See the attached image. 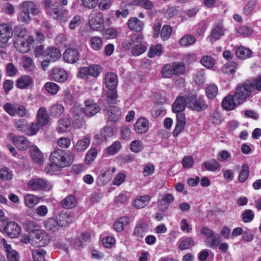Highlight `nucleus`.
Wrapping results in <instances>:
<instances>
[{"label": "nucleus", "mask_w": 261, "mask_h": 261, "mask_svg": "<svg viewBox=\"0 0 261 261\" xmlns=\"http://www.w3.org/2000/svg\"><path fill=\"white\" fill-rule=\"evenodd\" d=\"M49 159L51 163L63 168L69 166L72 163L73 156L69 151L58 149L51 152Z\"/></svg>", "instance_id": "obj_1"}, {"label": "nucleus", "mask_w": 261, "mask_h": 261, "mask_svg": "<svg viewBox=\"0 0 261 261\" xmlns=\"http://www.w3.org/2000/svg\"><path fill=\"white\" fill-rule=\"evenodd\" d=\"M255 90L251 81H247L242 84L238 85L234 94V97L238 104L244 102Z\"/></svg>", "instance_id": "obj_2"}, {"label": "nucleus", "mask_w": 261, "mask_h": 261, "mask_svg": "<svg viewBox=\"0 0 261 261\" xmlns=\"http://www.w3.org/2000/svg\"><path fill=\"white\" fill-rule=\"evenodd\" d=\"M34 51L36 57L41 56L44 59L53 62H56L61 57L60 50L56 47H48L44 49V46L40 45L36 47Z\"/></svg>", "instance_id": "obj_3"}, {"label": "nucleus", "mask_w": 261, "mask_h": 261, "mask_svg": "<svg viewBox=\"0 0 261 261\" xmlns=\"http://www.w3.org/2000/svg\"><path fill=\"white\" fill-rule=\"evenodd\" d=\"M32 244L38 247H43L48 245L51 241L50 235L44 230L40 229L34 231L31 234Z\"/></svg>", "instance_id": "obj_4"}, {"label": "nucleus", "mask_w": 261, "mask_h": 261, "mask_svg": "<svg viewBox=\"0 0 261 261\" xmlns=\"http://www.w3.org/2000/svg\"><path fill=\"white\" fill-rule=\"evenodd\" d=\"M82 113L83 108L79 105H75L71 109L72 125L75 128H81L84 123Z\"/></svg>", "instance_id": "obj_5"}, {"label": "nucleus", "mask_w": 261, "mask_h": 261, "mask_svg": "<svg viewBox=\"0 0 261 261\" xmlns=\"http://www.w3.org/2000/svg\"><path fill=\"white\" fill-rule=\"evenodd\" d=\"M34 42V39L33 37L14 40V45L18 51L22 54H25L31 50L30 44Z\"/></svg>", "instance_id": "obj_6"}, {"label": "nucleus", "mask_w": 261, "mask_h": 261, "mask_svg": "<svg viewBox=\"0 0 261 261\" xmlns=\"http://www.w3.org/2000/svg\"><path fill=\"white\" fill-rule=\"evenodd\" d=\"M188 106L193 110L201 111L205 110L207 107L205 101L196 95L188 97Z\"/></svg>", "instance_id": "obj_7"}, {"label": "nucleus", "mask_w": 261, "mask_h": 261, "mask_svg": "<svg viewBox=\"0 0 261 261\" xmlns=\"http://www.w3.org/2000/svg\"><path fill=\"white\" fill-rule=\"evenodd\" d=\"M89 23L90 28L95 31H99L103 28L102 15L100 13L93 12L89 16Z\"/></svg>", "instance_id": "obj_8"}, {"label": "nucleus", "mask_w": 261, "mask_h": 261, "mask_svg": "<svg viewBox=\"0 0 261 261\" xmlns=\"http://www.w3.org/2000/svg\"><path fill=\"white\" fill-rule=\"evenodd\" d=\"M85 107L83 109V112L86 116L91 117L96 114L100 110L99 105L94 100L87 99L85 101Z\"/></svg>", "instance_id": "obj_9"}, {"label": "nucleus", "mask_w": 261, "mask_h": 261, "mask_svg": "<svg viewBox=\"0 0 261 261\" xmlns=\"http://www.w3.org/2000/svg\"><path fill=\"white\" fill-rule=\"evenodd\" d=\"M226 30L221 21L216 23L213 29L211 31V33L208 37L209 40L211 42L213 43L219 40L222 36L224 35Z\"/></svg>", "instance_id": "obj_10"}, {"label": "nucleus", "mask_w": 261, "mask_h": 261, "mask_svg": "<svg viewBox=\"0 0 261 261\" xmlns=\"http://www.w3.org/2000/svg\"><path fill=\"white\" fill-rule=\"evenodd\" d=\"M2 243L6 252L7 261H20V255L12 246L8 244L5 239H2Z\"/></svg>", "instance_id": "obj_11"}, {"label": "nucleus", "mask_w": 261, "mask_h": 261, "mask_svg": "<svg viewBox=\"0 0 261 261\" xmlns=\"http://www.w3.org/2000/svg\"><path fill=\"white\" fill-rule=\"evenodd\" d=\"M11 139L17 148L20 150H25L28 148L29 141L22 136H15L13 134L9 135Z\"/></svg>", "instance_id": "obj_12"}, {"label": "nucleus", "mask_w": 261, "mask_h": 261, "mask_svg": "<svg viewBox=\"0 0 261 261\" xmlns=\"http://www.w3.org/2000/svg\"><path fill=\"white\" fill-rule=\"evenodd\" d=\"M51 16L56 20L60 22H66L70 17L67 10L54 8L50 12Z\"/></svg>", "instance_id": "obj_13"}, {"label": "nucleus", "mask_w": 261, "mask_h": 261, "mask_svg": "<svg viewBox=\"0 0 261 261\" xmlns=\"http://www.w3.org/2000/svg\"><path fill=\"white\" fill-rule=\"evenodd\" d=\"M13 36L12 29L6 23L0 25V42L6 43Z\"/></svg>", "instance_id": "obj_14"}, {"label": "nucleus", "mask_w": 261, "mask_h": 261, "mask_svg": "<svg viewBox=\"0 0 261 261\" xmlns=\"http://www.w3.org/2000/svg\"><path fill=\"white\" fill-rule=\"evenodd\" d=\"M120 109L115 106H110L107 109V115L108 120L110 122H116L121 118Z\"/></svg>", "instance_id": "obj_15"}, {"label": "nucleus", "mask_w": 261, "mask_h": 261, "mask_svg": "<svg viewBox=\"0 0 261 261\" xmlns=\"http://www.w3.org/2000/svg\"><path fill=\"white\" fill-rule=\"evenodd\" d=\"M80 54L78 50L72 48H67L63 54L64 60L69 63H74L79 60Z\"/></svg>", "instance_id": "obj_16"}, {"label": "nucleus", "mask_w": 261, "mask_h": 261, "mask_svg": "<svg viewBox=\"0 0 261 261\" xmlns=\"http://www.w3.org/2000/svg\"><path fill=\"white\" fill-rule=\"evenodd\" d=\"M188 102V97L179 96L177 97L172 105L173 112L176 113L177 114L183 113L182 112L185 109Z\"/></svg>", "instance_id": "obj_17"}, {"label": "nucleus", "mask_w": 261, "mask_h": 261, "mask_svg": "<svg viewBox=\"0 0 261 261\" xmlns=\"http://www.w3.org/2000/svg\"><path fill=\"white\" fill-rule=\"evenodd\" d=\"M21 227L14 222L8 223L5 227L6 233L11 238L18 237L21 232Z\"/></svg>", "instance_id": "obj_18"}, {"label": "nucleus", "mask_w": 261, "mask_h": 261, "mask_svg": "<svg viewBox=\"0 0 261 261\" xmlns=\"http://www.w3.org/2000/svg\"><path fill=\"white\" fill-rule=\"evenodd\" d=\"M57 221L61 227L67 226L72 221V217L69 212H61L57 216Z\"/></svg>", "instance_id": "obj_19"}, {"label": "nucleus", "mask_w": 261, "mask_h": 261, "mask_svg": "<svg viewBox=\"0 0 261 261\" xmlns=\"http://www.w3.org/2000/svg\"><path fill=\"white\" fill-rule=\"evenodd\" d=\"M142 37L139 34H134L128 39L125 40L122 43V46L125 49L129 50L133 48L135 45L141 43Z\"/></svg>", "instance_id": "obj_20"}, {"label": "nucleus", "mask_w": 261, "mask_h": 261, "mask_svg": "<svg viewBox=\"0 0 261 261\" xmlns=\"http://www.w3.org/2000/svg\"><path fill=\"white\" fill-rule=\"evenodd\" d=\"M176 124L173 132V135L177 137L184 129L186 122V117L184 113L176 114Z\"/></svg>", "instance_id": "obj_21"}, {"label": "nucleus", "mask_w": 261, "mask_h": 261, "mask_svg": "<svg viewBox=\"0 0 261 261\" xmlns=\"http://www.w3.org/2000/svg\"><path fill=\"white\" fill-rule=\"evenodd\" d=\"M29 150L33 161L38 165L42 164L43 162V154L38 147L34 145H31Z\"/></svg>", "instance_id": "obj_22"}, {"label": "nucleus", "mask_w": 261, "mask_h": 261, "mask_svg": "<svg viewBox=\"0 0 261 261\" xmlns=\"http://www.w3.org/2000/svg\"><path fill=\"white\" fill-rule=\"evenodd\" d=\"M105 84L108 89L116 88L118 85V76L114 72H108L105 76Z\"/></svg>", "instance_id": "obj_23"}, {"label": "nucleus", "mask_w": 261, "mask_h": 261, "mask_svg": "<svg viewBox=\"0 0 261 261\" xmlns=\"http://www.w3.org/2000/svg\"><path fill=\"white\" fill-rule=\"evenodd\" d=\"M28 186L32 190H49L51 188V186L47 185L45 180H29Z\"/></svg>", "instance_id": "obj_24"}, {"label": "nucleus", "mask_w": 261, "mask_h": 261, "mask_svg": "<svg viewBox=\"0 0 261 261\" xmlns=\"http://www.w3.org/2000/svg\"><path fill=\"white\" fill-rule=\"evenodd\" d=\"M128 28L136 32H141L144 27V23L135 17H130L127 21Z\"/></svg>", "instance_id": "obj_25"}, {"label": "nucleus", "mask_w": 261, "mask_h": 261, "mask_svg": "<svg viewBox=\"0 0 261 261\" xmlns=\"http://www.w3.org/2000/svg\"><path fill=\"white\" fill-rule=\"evenodd\" d=\"M19 8L34 15H38L40 13V9L37 8L36 5L31 1L22 2L20 5Z\"/></svg>", "instance_id": "obj_26"}, {"label": "nucleus", "mask_w": 261, "mask_h": 261, "mask_svg": "<svg viewBox=\"0 0 261 261\" xmlns=\"http://www.w3.org/2000/svg\"><path fill=\"white\" fill-rule=\"evenodd\" d=\"M21 65L24 69L28 72H33L36 66L32 59L28 56L22 57L21 59Z\"/></svg>", "instance_id": "obj_27"}, {"label": "nucleus", "mask_w": 261, "mask_h": 261, "mask_svg": "<svg viewBox=\"0 0 261 261\" xmlns=\"http://www.w3.org/2000/svg\"><path fill=\"white\" fill-rule=\"evenodd\" d=\"M148 121L143 118H140L138 119L135 124V130L138 134H143L146 133L148 128Z\"/></svg>", "instance_id": "obj_28"}, {"label": "nucleus", "mask_w": 261, "mask_h": 261, "mask_svg": "<svg viewBox=\"0 0 261 261\" xmlns=\"http://www.w3.org/2000/svg\"><path fill=\"white\" fill-rule=\"evenodd\" d=\"M76 204L75 197L72 194L67 196L61 201V206L66 209L73 208L76 206Z\"/></svg>", "instance_id": "obj_29"}, {"label": "nucleus", "mask_w": 261, "mask_h": 261, "mask_svg": "<svg viewBox=\"0 0 261 261\" xmlns=\"http://www.w3.org/2000/svg\"><path fill=\"white\" fill-rule=\"evenodd\" d=\"M37 119L38 123L41 126L45 125L49 122V117L44 108L41 107L38 111Z\"/></svg>", "instance_id": "obj_30"}, {"label": "nucleus", "mask_w": 261, "mask_h": 261, "mask_svg": "<svg viewBox=\"0 0 261 261\" xmlns=\"http://www.w3.org/2000/svg\"><path fill=\"white\" fill-rule=\"evenodd\" d=\"M53 80L58 82H63L67 79V73L63 69L61 68L55 69L51 74Z\"/></svg>", "instance_id": "obj_31"}, {"label": "nucleus", "mask_w": 261, "mask_h": 261, "mask_svg": "<svg viewBox=\"0 0 261 261\" xmlns=\"http://www.w3.org/2000/svg\"><path fill=\"white\" fill-rule=\"evenodd\" d=\"M238 105L234 99V95H228L222 101V106L226 110H232Z\"/></svg>", "instance_id": "obj_32"}, {"label": "nucleus", "mask_w": 261, "mask_h": 261, "mask_svg": "<svg viewBox=\"0 0 261 261\" xmlns=\"http://www.w3.org/2000/svg\"><path fill=\"white\" fill-rule=\"evenodd\" d=\"M128 6H140L145 10H151L154 8L153 3L149 0H132Z\"/></svg>", "instance_id": "obj_33"}, {"label": "nucleus", "mask_w": 261, "mask_h": 261, "mask_svg": "<svg viewBox=\"0 0 261 261\" xmlns=\"http://www.w3.org/2000/svg\"><path fill=\"white\" fill-rule=\"evenodd\" d=\"M151 199V197L145 195L137 198L134 201L133 205L137 208H142L147 206Z\"/></svg>", "instance_id": "obj_34"}, {"label": "nucleus", "mask_w": 261, "mask_h": 261, "mask_svg": "<svg viewBox=\"0 0 261 261\" xmlns=\"http://www.w3.org/2000/svg\"><path fill=\"white\" fill-rule=\"evenodd\" d=\"M71 129V124L69 120L66 118L61 119L59 120L57 127V131L60 133H66Z\"/></svg>", "instance_id": "obj_35"}, {"label": "nucleus", "mask_w": 261, "mask_h": 261, "mask_svg": "<svg viewBox=\"0 0 261 261\" xmlns=\"http://www.w3.org/2000/svg\"><path fill=\"white\" fill-rule=\"evenodd\" d=\"M174 198L172 194L168 193L158 201V206L162 209L166 210L168 205L174 201Z\"/></svg>", "instance_id": "obj_36"}, {"label": "nucleus", "mask_w": 261, "mask_h": 261, "mask_svg": "<svg viewBox=\"0 0 261 261\" xmlns=\"http://www.w3.org/2000/svg\"><path fill=\"white\" fill-rule=\"evenodd\" d=\"M33 83L32 77L29 75H23L18 78L16 86L19 89H25L28 88Z\"/></svg>", "instance_id": "obj_37"}, {"label": "nucleus", "mask_w": 261, "mask_h": 261, "mask_svg": "<svg viewBox=\"0 0 261 261\" xmlns=\"http://www.w3.org/2000/svg\"><path fill=\"white\" fill-rule=\"evenodd\" d=\"M148 229V227L147 224L141 222L136 226L134 234L136 237L142 238L145 235Z\"/></svg>", "instance_id": "obj_38"}, {"label": "nucleus", "mask_w": 261, "mask_h": 261, "mask_svg": "<svg viewBox=\"0 0 261 261\" xmlns=\"http://www.w3.org/2000/svg\"><path fill=\"white\" fill-rule=\"evenodd\" d=\"M43 223L44 227L48 230L56 231L60 228L57 219L53 218H48L44 221Z\"/></svg>", "instance_id": "obj_39"}, {"label": "nucleus", "mask_w": 261, "mask_h": 261, "mask_svg": "<svg viewBox=\"0 0 261 261\" xmlns=\"http://www.w3.org/2000/svg\"><path fill=\"white\" fill-rule=\"evenodd\" d=\"M24 204L26 206L32 208L39 202V198L34 195L28 194L24 197Z\"/></svg>", "instance_id": "obj_40"}, {"label": "nucleus", "mask_w": 261, "mask_h": 261, "mask_svg": "<svg viewBox=\"0 0 261 261\" xmlns=\"http://www.w3.org/2000/svg\"><path fill=\"white\" fill-rule=\"evenodd\" d=\"M128 218L126 217H121L117 220L114 224V228L117 232H121L124 229V227L129 224Z\"/></svg>", "instance_id": "obj_41"}, {"label": "nucleus", "mask_w": 261, "mask_h": 261, "mask_svg": "<svg viewBox=\"0 0 261 261\" xmlns=\"http://www.w3.org/2000/svg\"><path fill=\"white\" fill-rule=\"evenodd\" d=\"M14 40L23 39L27 38H32L28 35V31L25 28L21 27H16L14 30Z\"/></svg>", "instance_id": "obj_42"}, {"label": "nucleus", "mask_w": 261, "mask_h": 261, "mask_svg": "<svg viewBox=\"0 0 261 261\" xmlns=\"http://www.w3.org/2000/svg\"><path fill=\"white\" fill-rule=\"evenodd\" d=\"M236 54L238 58L241 59H245L251 56L252 51L249 48L240 46L237 48Z\"/></svg>", "instance_id": "obj_43"}, {"label": "nucleus", "mask_w": 261, "mask_h": 261, "mask_svg": "<svg viewBox=\"0 0 261 261\" xmlns=\"http://www.w3.org/2000/svg\"><path fill=\"white\" fill-rule=\"evenodd\" d=\"M90 143L89 138L85 137L78 141L75 146L74 149L76 151H83L86 150L89 146Z\"/></svg>", "instance_id": "obj_44"}, {"label": "nucleus", "mask_w": 261, "mask_h": 261, "mask_svg": "<svg viewBox=\"0 0 261 261\" xmlns=\"http://www.w3.org/2000/svg\"><path fill=\"white\" fill-rule=\"evenodd\" d=\"M90 47L95 51L100 50L103 45V42L101 38L98 36H93L89 40Z\"/></svg>", "instance_id": "obj_45"}, {"label": "nucleus", "mask_w": 261, "mask_h": 261, "mask_svg": "<svg viewBox=\"0 0 261 261\" xmlns=\"http://www.w3.org/2000/svg\"><path fill=\"white\" fill-rule=\"evenodd\" d=\"M23 226L26 231L31 233L32 234H33L34 231L39 229V225L32 220H25L23 222Z\"/></svg>", "instance_id": "obj_46"}, {"label": "nucleus", "mask_w": 261, "mask_h": 261, "mask_svg": "<svg viewBox=\"0 0 261 261\" xmlns=\"http://www.w3.org/2000/svg\"><path fill=\"white\" fill-rule=\"evenodd\" d=\"M46 251L41 248L34 249L32 251L33 258L35 261H45Z\"/></svg>", "instance_id": "obj_47"}, {"label": "nucleus", "mask_w": 261, "mask_h": 261, "mask_svg": "<svg viewBox=\"0 0 261 261\" xmlns=\"http://www.w3.org/2000/svg\"><path fill=\"white\" fill-rule=\"evenodd\" d=\"M218 92V87L214 84H210L205 90L206 96L209 99L214 98L217 95Z\"/></svg>", "instance_id": "obj_48"}, {"label": "nucleus", "mask_w": 261, "mask_h": 261, "mask_svg": "<svg viewBox=\"0 0 261 261\" xmlns=\"http://www.w3.org/2000/svg\"><path fill=\"white\" fill-rule=\"evenodd\" d=\"M203 165L206 169L211 171H214L221 167L219 162L215 160L206 161L203 163Z\"/></svg>", "instance_id": "obj_49"}, {"label": "nucleus", "mask_w": 261, "mask_h": 261, "mask_svg": "<svg viewBox=\"0 0 261 261\" xmlns=\"http://www.w3.org/2000/svg\"><path fill=\"white\" fill-rule=\"evenodd\" d=\"M144 148L143 144L141 140H135L133 141L130 144V150L135 153H139Z\"/></svg>", "instance_id": "obj_50"}, {"label": "nucleus", "mask_w": 261, "mask_h": 261, "mask_svg": "<svg viewBox=\"0 0 261 261\" xmlns=\"http://www.w3.org/2000/svg\"><path fill=\"white\" fill-rule=\"evenodd\" d=\"M13 176V171L9 168L4 167L0 169V179H12Z\"/></svg>", "instance_id": "obj_51"}, {"label": "nucleus", "mask_w": 261, "mask_h": 261, "mask_svg": "<svg viewBox=\"0 0 261 261\" xmlns=\"http://www.w3.org/2000/svg\"><path fill=\"white\" fill-rule=\"evenodd\" d=\"M162 47L160 44L155 45H152L150 47L148 57L149 58H153L155 56H159L162 54Z\"/></svg>", "instance_id": "obj_52"}, {"label": "nucleus", "mask_w": 261, "mask_h": 261, "mask_svg": "<svg viewBox=\"0 0 261 261\" xmlns=\"http://www.w3.org/2000/svg\"><path fill=\"white\" fill-rule=\"evenodd\" d=\"M195 41L196 39L194 36L191 35H187L180 39L179 44L182 46H187L193 44Z\"/></svg>", "instance_id": "obj_53"}, {"label": "nucleus", "mask_w": 261, "mask_h": 261, "mask_svg": "<svg viewBox=\"0 0 261 261\" xmlns=\"http://www.w3.org/2000/svg\"><path fill=\"white\" fill-rule=\"evenodd\" d=\"M194 246V242L191 238H186L181 241L179 248L181 250L188 249Z\"/></svg>", "instance_id": "obj_54"}, {"label": "nucleus", "mask_w": 261, "mask_h": 261, "mask_svg": "<svg viewBox=\"0 0 261 261\" xmlns=\"http://www.w3.org/2000/svg\"><path fill=\"white\" fill-rule=\"evenodd\" d=\"M237 64L233 62H230L225 64L222 67V70L225 74H231L235 72L237 68Z\"/></svg>", "instance_id": "obj_55"}, {"label": "nucleus", "mask_w": 261, "mask_h": 261, "mask_svg": "<svg viewBox=\"0 0 261 261\" xmlns=\"http://www.w3.org/2000/svg\"><path fill=\"white\" fill-rule=\"evenodd\" d=\"M173 70L172 65L169 64H166L163 67L161 71L162 76L164 78H170L174 74Z\"/></svg>", "instance_id": "obj_56"}, {"label": "nucleus", "mask_w": 261, "mask_h": 261, "mask_svg": "<svg viewBox=\"0 0 261 261\" xmlns=\"http://www.w3.org/2000/svg\"><path fill=\"white\" fill-rule=\"evenodd\" d=\"M147 47L144 45L139 43L135 45L131 52L134 56H139L144 53Z\"/></svg>", "instance_id": "obj_57"}, {"label": "nucleus", "mask_w": 261, "mask_h": 261, "mask_svg": "<svg viewBox=\"0 0 261 261\" xmlns=\"http://www.w3.org/2000/svg\"><path fill=\"white\" fill-rule=\"evenodd\" d=\"M121 148V145L119 141L114 142L110 146L107 148L108 153L110 155H114L117 153Z\"/></svg>", "instance_id": "obj_58"}, {"label": "nucleus", "mask_w": 261, "mask_h": 261, "mask_svg": "<svg viewBox=\"0 0 261 261\" xmlns=\"http://www.w3.org/2000/svg\"><path fill=\"white\" fill-rule=\"evenodd\" d=\"M117 98L116 88L109 89V91L107 93L106 100L109 103H114L116 102Z\"/></svg>", "instance_id": "obj_59"}, {"label": "nucleus", "mask_w": 261, "mask_h": 261, "mask_svg": "<svg viewBox=\"0 0 261 261\" xmlns=\"http://www.w3.org/2000/svg\"><path fill=\"white\" fill-rule=\"evenodd\" d=\"M201 63L204 66L210 69L214 66L215 60L211 56H204L201 59Z\"/></svg>", "instance_id": "obj_60"}, {"label": "nucleus", "mask_w": 261, "mask_h": 261, "mask_svg": "<svg viewBox=\"0 0 261 261\" xmlns=\"http://www.w3.org/2000/svg\"><path fill=\"white\" fill-rule=\"evenodd\" d=\"M19 11L20 13L18 16V20L22 22L29 23L31 19L30 14L20 8Z\"/></svg>", "instance_id": "obj_61"}, {"label": "nucleus", "mask_w": 261, "mask_h": 261, "mask_svg": "<svg viewBox=\"0 0 261 261\" xmlns=\"http://www.w3.org/2000/svg\"><path fill=\"white\" fill-rule=\"evenodd\" d=\"M45 87L47 92L52 95H55L59 90V86L53 82L46 83Z\"/></svg>", "instance_id": "obj_62"}, {"label": "nucleus", "mask_w": 261, "mask_h": 261, "mask_svg": "<svg viewBox=\"0 0 261 261\" xmlns=\"http://www.w3.org/2000/svg\"><path fill=\"white\" fill-rule=\"evenodd\" d=\"M40 126H41V125H40L38 122L30 124L27 128V134L28 136L36 135L39 130Z\"/></svg>", "instance_id": "obj_63"}, {"label": "nucleus", "mask_w": 261, "mask_h": 261, "mask_svg": "<svg viewBox=\"0 0 261 261\" xmlns=\"http://www.w3.org/2000/svg\"><path fill=\"white\" fill-rule=\"evenodd\" d=\"M97 150L95 148H91L87 153L85 161L87 164H90L93 162L97 156Z\"/></svg>", "instance_id": "obj_64"}]
</instances>
